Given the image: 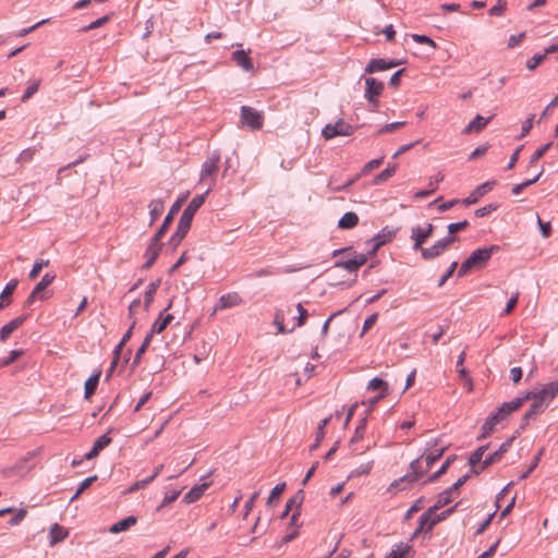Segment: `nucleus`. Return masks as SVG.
Returning a JSON list of instances; mask_svg holds the SVG:
<instances>
[{
	"label": "nucleus",
	"mask_w": 558,
	"mask_h": 558,
	"mask_svg": "<svg viewBox=\"0 0 558 558\" xmlns=\"http://www.w3.org/2000/svg\"><path fill=\"white\" fill-rule=\"evenodd\" d=\"M278 274H279V270L277 268H275L272 266H269V267L256 270L253 274V276L256 277V278H262V277L274 276V275H278Z\"/></svg>",
	"instance_id": "obj_62"
},
{
	"label": "nucleus",
	"mask_w": 558,
	"mask_h": 558,
	"mask_svg": "<svg viewBox=\"0 0 558 558\" xmlns=\"http://www.w3.org/2000/svg\"><path fill=\"white\" fill-rule=\"evenodd\" d=\"M500 247L498 245H489L485 247H478L474 250L470 256L461 264L459 270H458V277L462 278L468 272H470L473 269H482L484 268L492 256L499 252Z\"/></svg>",
	"instance_id": "obj_2"
},
{
	"label": "nucleus",
	"mask_w": 558,
	"mask_h": 558,
	"mask_svg": "<svg viewBox=\"0 0 558 558\" xmlns=\"http://www.w3.org/2000/svg\"><path fill=\"white\" fill-rule=\"evenodd\" d=\"M377 317H378V314L375 313V314H372L371 316H368L364 320L361 337H363L375 325Z\"/></svg>",
	"instance_id": "obj_64"
},
{
	"label": "nucleus",
	"mask_w": 558,
	"mask_h": 558,
	"mask_svg": "<svg viewBox=\"0 0 558 558\" xmlns=\"http://www.w3.org/2000/svg\"><path fill=\"white\" fill-rule=\"evenodd\" d=\"M243 302L238 292H230L220 296L216 310H227L240 305Z\"/></svg>",
	"instance_id": "obj_17"
},
{
	"label": "nucleus",
	"mask_w": 558,
	"mask_h": 558,
	"mask_svg": "<svg viewBox=\"0 0 558 558\" xmlns=\"http://www.w3.org/2000/svg\"><path fill=\"white\" fill-rule=\"evenodd\" d=\"M521 407V401L515 398L511 401L504 402L496 412H494L497 417L502 421L508 414L518 410Z\"/></svg>",
	"instance_id": "obj_23"
},
{
	"label": "nucleus",
	"mask_w": 558,
	"mask_h": 558,
	"mask_svg": "<svg viewBox=\"0 0 558 558\" xmlns=\"http://www.w3.org/2000/svg\"><path fill=\"white\" fill-rule=\"evenodd\" d=\"M110 21V15H104L97 20H95L94 22L89 23L88 25L82 27L80 29V32L82 33H86V32H89L92 29H95V28H98V27H101L102 25H105L107 22Z\"/></svg>",
	"instance_id": "obj_48"
},
{
	"label": "nucleus",
	"mask_w": 558,
	"mask_h": 558,
	"mask_svg": "<svg viewBox=\"0 0 558 558\" xmlns=\"http://www.w3.org/2000/svg\"><path fill=\"white\" fill-rule=\"evenodd\" d=\"M220 161V154L214 151L209 158H207L202 165L201 180L205 181L207 178L213 177L218 170V163Z\"/></svg>",
	"instance_id": "obj_12"
},
{
	"label": "nucleus",
	"mask_w": 558,
	"mask_h": 558,
	"mask_svg": "<svg viewBox=\"0 0 558 558\" xmlns=\"http://www.w3.org/2000/svg\"><path fill=\"white\" fill-rule=\"evenodd\" d=\"M100 378V372L93 374L86 381L84 386V398L86 400L90 399V397L95 393Z\"/></svg>",
	"instance_id": "obj_30"
},
{
	"label": "nucleus",
	"mask_w": 558,
	"mask_h": 558,
	"mask_svg": "<svg viewBox=\"0 0 558 558\" xmlns=\"http://www.w3.org/2000/svg\"><path fill=\"white\" fill-rule=\"evenodd\" d=\"M29 314H23L10 320L4 326H2V328L0 329V340L5 341L11 336L12 332H14L24 324Z\"/></svg>",
	"instance_id": "obj_16"
},
{
	"label": "nucleus",
	"mask_w": 558,
	"mask_h": 558,
	"mask_svg": "<svg viewBox=\"0 0 558 558\" xmlns=\"http://www.w3.org/2000/svg\"><path fill=\"white\" fill-rule=\"evenodd\" d=\"M434 226L432 223H426L424 227L414 226L411 228V240L413 241V250L420 251L422 245L426 242V240L433 234Z\"/></svg>",
	"instance_id": "obj_6"
},
{
	"label": "nucleus",
	"mask_w": 558,
	"mask_h": 558,
	"mask_svg": "<svg viewBox=\"0 0 558 558\" xmlns=\"http://www.w3.org/2000/svg\"><path fill=\"white\" fill-rule=\"evenodd\" d=\"M54 279V272H46L25 300L24 307H31L37 298L40 300H47L48 295L44 293V291L53 282Z\"/></svg>",
	"instance_id": "obj_4"
},
{
	"label": "nucleus",
	"mask_w": 558,
	"mask_h": 558,
	"mask_svg": "<svg viewBox=\"0 0 558 558\" xmlns=\"http://www.w3.org/2000/svg\"><path fill=\"white\" fill-rule=\"evenodd\" d=\"M460 505H461V501L454 504L452 507L447 508L446 510H444L442 512H440L438 514L434 513V518L430 520V524H429V526H427L426 533H429L436 524L446 520L454 511H457V509L459 508Z\"/></svg>",
	"instance_id": "obj_24"
},
{
	"label": "nucleus",
	"mask_w": 558,
	"mask_h": 558,
	"mask_svg": "<svg viewBox=\"0 0 558 558\" xmlns=\"http://www.w3.org/2000/svg\"><path fill=\"white\" fill-rule=\"evenodd\" d=\"M241 119L251 130H259L263 128L264 117L256 109L242 106L241 107Z\"/></svg>",
	"instance_id": "obj_7"
},
{
	"label": "nucleus",
	"mask_w": 558,
	"mask_h": 558,
	"mask_svg": "<svg viewBox=\"0 0 558 558\" xmlns=\"http://www.w3.org/2000/svg\"><path fill=\"white\" fill-rule=\"evenodd\" d=\"M372 468H373V461L362 463L351 473V475L352 476L366 475L371 472Z\"/></svg>",
	"instance_id": "obj_52"
},
{
	"label": "nucleus",
	"mask_w": 558,
	"mask_h": 558,
	"mask_svg": "<svg viewBox=\"0 0 558 558\" xmlns=\"http://www.w3.org/2000/svg\"><path fill=\"white\" fill-rule=\"evenodd\" d=\"M398 232V229L391 230L388 227L383 228L375 236L371 239V242H375V250L393 240Z\"/></svg>",
	"instance_id": "obj_19"
},
{
	"label": "nucleus",
	"mask_w": 558,
	"mask_h": 558,
	"mask_svg": "<svg viewBox=\"0 0 558 558\" xmlns=\"http://www.w3.org/2000/svg\"><path fill=\"white\" fill-rule=\"evenodd\" d=\"M210 187L211 185L208 186L207 191L204 194L194 196L187 204V206L184 208L179 219L177 230L169 239V245L172 246L173 248H175L181 243V241L186 236L191 228L194 215L204 204L205 198L210 191Z\"/></svg>",
	"instance_id": "obj_1"
},
{
	"label": "nucleus",
	"mask_w": 558,
	"mask_h": 558,
	"mask_svg": "<svg viewBox=\"0 0 558 558\" xmlns=\"http://www.w3.org/2000/svg\"><path fill=\"white\" fill-rule=\"evenodd\" d=\"M458 267V262H452L449 266V268L447 269V271L441 276V278L439 279L438 281V287H442L446 281L452 277V275L454 274L456 269Z\"/></svg>",
	"instance_id": "obj_59"
},
{
	"label": "nucleus",
	"mask_w": 558,
	"mask_h": 558,
	"mask_svg": "<svg viewBox=\"0 0 558 558\" xmlns=\"http://www.w3.org/2000/svg\"><path fill=\"white\" fill-rule=\"evenodd\" d=\"M513 439L514 436L504 441L497 450L489 453L481 463V470H485L492 464L498 462L502 458V456L509 450Z\"/></svg>",
	"instance_id": "obj_11"
},
{
	"label": "nucleus",
	"mask_w": 558,
	"mask_h": 558,
	"mask_svg": "<svg viewBox=\"0 0 558 558\" xmlns=\"http://www.w3.org/2000/svg\"><path fill=\"white\" fill-rule=\"evenodd\" d=\"M495 184L496 181H487L476 186L475 190L471 192V194L462 201V204L465 206H470L472 204L477 203L481 197H483L495 186Z\"/></svg>",
	"instance_id": "obj_14"
},
{
	"label": "nucleus",
	"mask_w": 558,
	"mask_h": 558,
	"mask_svg": "<svg viewBox=\"0 0 558 558\" xmlns=\"http://www.w3.org/2000/svg\"><path fill=\"white\" fill-rule=\"evenodd\" d=\"M538 400L545 401V404L548 407L549 402L556 397L558 393V380L550 381L544 385L541 389H537Z\"/></svg>",
	"instance_id": "obj_18"
},
{
	"label": "nucleus",
	"mask_w": 558,
	"mask_h": 558,
	"mask_svg": "<svg viewBox=\"0 0 558 558\" xmlns=\"http://www.w3.org/2000/svg\"><path fill=\"white\" fill-rule=\"evenodd\" d=\"M397 163H389L386 169L379 172L373 180L374 184H379L391 178L397 171Z\"/></svg>",
	"instance_id": "obj_40"
},
{
	"label": "nucleus",
	"mask_w": 558,
	"mask_h": 558,
	"mask_svg": "<svg viewBox=\"0 0 558 558\" xmlns=\"http://www.w3.org/2000/svg\"><path fill=\"white\" fill-rule=\"evenodd\" d=\"M149 226L155 223L163 211V202L161 199H153L149 205Z\"/></svg>",
	"instance_id": "obj_34"
},
{
	"label": "nucleus",
	"mask_w": 558,
	"mask_h": 558,
	"mask_svg": "<svg viewBox=\"0 0 558 558\" xmlns=\"http://www.w3.org/2000/svg\"><path fill=\"white\" fill-rule=\"evenodd\" d=\"M34 155H35V149L28 147L20 153V155L16 158V161L20 163L28 162L33 159Z\"/></svg>",
	"instance_id": "obj_56"
},
{
	"label": "nucleus",
	"mask_w": 558,
	"mask_h": 558,
	"mask_svg": "<svg viewBox=\"0 0 558 558\" xmlns=\"http://www.w3.org/2000/svg\"><path fill=\"white\" fill-rule=\"evenodd\" d=\"M367 262L365 254H356L352 258L345 260H337L335 267L343 268L349 272H356L357 269Z\"/></svg>",
	"instance_id": "obj_13"
},
{
	"label": "nucleus",
	"mask_w": 558,
	"mask_h": 558,
	"mask_svg": "<svg viewBox=\"0 0 558 558\" xmlns=\"http://www.w3.org/2000/svg\"><path fill=\"white\" fill-rule=\"evenodd\" d=\"M173 315L167 314L163 315V312H161L158 316V318L155 320V323L151 326V333H161L168 325L173 320Z\"/></svg>",
	"instance_id": "obj_26"
},
{
	"label": "nucleus",
	"mask_w": 558,
	"mask_h": 558,
	"mask_svg": "<svg viewBox=\"0 0 558 558\" xmlns=\"http://www.w3.org/2000/svg\"><path fill=\"white\" fill-rule=\"evenodd\" d=\"M457 456L451 454L447 457L445 462L441 464V466L433 473L430 476L427 477V480L424 482V484L433 483L436 480H438L442 474H445L448 470V468L451 465V463L456 460Z\"/></svg>",
	"instance_id": "obj_36"
},
{
	"label": "nucleus",
	"mask_w": 558,
	"mask_h": 558,
	"mask_svg": "<svg viewBox=\"0 0 558 558\" xmlns=\"http://www.w3.org/2000/svg\"><path fill=\"white\" fill-rule=\"evenodd\" d=\"M49 265V260L48 259H40V260H37L34 265H33V268L31 269L29 271V279H35L38 277L39 272L41 271V269L46 266Z\"/></svg>",
	"instance_id": "obj_50"
},
{
	"label": "nucleus",
	"mask_w": 558,
	"mask_h": 558,
	"mask_svg": "<svg viewBox=\"0 0 558 558\" xmlns=\"http://www.w3.org/2000/svg\"><path fill=\"white\" fill-rule=\"evenodd\" d=\"M355 131V126L339 119L336 123L326 124L322 130V135L325 140H331L336 136H349Z\"/></svg>",
	"instance_id": "obj_5"
},
{
	"label": "nucleus",
	"mask_w": 558,
	"mask_h": 558,
	"mask_svg": "<svg viewBox=\"0 0 558 558\" xmlns=\"http://www.w3.org/2000/svg\"><path fill=\"white\" fill-rule=\"evenodd\" d=\"M17 284H19V280L17 279L10 280L5 284V287L2 290V292L0 293V300H2V301L11 300V295L14 293Z\"/></svg>",
	"instance_id": "obj_45"
},
{
	"label": "nucleus",
	"mask_w": 558,
	"mask_h": 558,
	"mask_svg": "<svg viewBox=\"0 0 558 558\" xmlns=\"http://www.w3.org/2000/svg\"><path fill=\"white\" fill-rule=\"evenodd\" d=\"M66 536H68V531L57 523H54L49 530V537H50L51 546L63 541Z\"/></svg>",
	"instance_id": "obj_32"
},
{
	"label": "nucleus",
	"mask_w": 558,
	"mask_h": 558,
	"mask_svg": "<svg viewBox=\"0 0 558 558\" xmlns=\"http://www.w3.org/2000/svg\"><path fill=\"white\" fill-rule=\"evenodd\" d=\"M160 252V247L148 245L144 253L146 262L143 265V269H149L158 258Z\"/></svg>",
	"instance_id": "obj_35"
},
{
	"label": "nucleus",
	"mask_w": 558,
	"mask_h": 558,
	"mask_svg": "<svg viewBox=\"0 0 558 558\" xmlns=\"http://www.w3.org/2000/svg\"><path fill=\"white\" fill-rule=\"evenodd\" d=\"M446 449V447H442L428 454L424 453L420 458L413 460L410 463V472L407 473L399 481H409L412 483L421 478L425 473H427L428 469L444 454Z\"/></svg>",
	"instance_id": "obj_3"
},
{
	"label": "nucleus",
	"mask_w": 558,
	"mask_h": 558,
	"mask_svg": "<svg viewBox=\"0 0 558 558\" xmlns=\"http://www.w3.org/2000/svg\"><path fill=\"white\" fill-rule=\"evenodd\" d=\"M551 144H553L551 142H548V143L544 144L543 146H541L538 149H536L530 158L529 167H532L538 159H541L546 154V151L550 148Z\"/></svg>",
	"instance_id": "obj_47"
},
{
	"label": "nucleus",
	"mask_w": 558,
	"mask_h": 558,
	"mask_svg": "<svg viewBox=\"0 0 558 558\" xmlns=\"http://www.w3.org/2000/svg\"><path fill=\"white\" fill-rule=\"evenodd\" d=\"M365 98L368 102L377 104V97L380 96L384 89L383 82L374 78V77H367L365 80Z\"/></svg>",
	"instance_id": "obj_10"
},
{
	"label": "nucleus",
	"mask_w": 558,
	"mask_h": 558,
	"mask_svg": "<svg viewBox=\"0 0 558 558\" xmlns=\"http://www.w3.org/2000/svg\"><path fill=\"white\" fill-rule=\"evenodd\" d=\"M22 354H23L22 350H12V351H10L8 357L0 360V367L8 366V365L12 364Z\"/></svg>",
	"instance_id": "obj_57"
},
{
	"label": "nucleus",
	"mask_w": 558,
	"mask_h": 558,
	"mask_svg": "<svg viewBox=\"0 0 558 558\" xmlns=\"http://www.w3.org/2000/svg\"><path fill=\"white\" fill-rule=\"evenodd\" d=\"M543 172H544V169H541L538 171V173H536L532 179H527V180L523 181L522 183L514 185L512 187V190H511V193L513 195H519L522 190H524L525 187H529L530 185L536 183L539 180V178L543 174Z\"/></svg>",
	"instance_id": "obj_43"
},
{
	"label": "nucleus",
	"mask_w": 558,
	"mask_h": 558,
	"mask_svg": "<svg viewBox=\"0 0 558 558\" xmlns=\"http://www.w3.org/2000/svg\"><path fill=\"white\" fill-rule=\"evenodd\" d=\"M367 417H368V412H365L364 415L360 418L359 424L355 427L354 434L350 440V447H351L352 453H354V454H362L366 450L369 449V446L362 447V448L354 447V445L356 442L361 441L365 435Z\"/></svg>",
	"instance_id": "obj_8"
},
{
	"label": "nucleus",
	"mask_w": 558,
	"mask_h": 558,
	"mask_svg": "<svg viewBox=\"0 0 558 558\" xmlns=\"http://www.w3.org/2000/svg\"><path fill=\"white\" fill-rule=\"evenodd\" d=\"M39 85H40L39 80L29 83V85L25 89L21 100L22 101L28 100L35 93H37Z\"/></svg>",
	"instance_id": "obj_51"
},
{
	"label": "nucleus",
	"mask_w": 558,
	"mask_h": 558,
	"mask_svg": "<svg viewBox=\"0 0 558 558\" xmlns=\"http://www.w3.org/2000/svg\"><path fill=\"white\" fill-rule=\"evenodd\" d=\"M367 389L371 391L380 389L381 390L380 393L387 395L388 393V384L385 380H383L381 378L375 377L368 381Z\"/></svg>",
	"instance_id": "obj_44"
},
{
	"label": "nucleus",
	"mask_w": 558,
	"mask_h": 558,
	"mask_svg": "<svg viewBox=\"0 0 558 558\" xmlns=\"http://www.w3.org/2000/svg\"><path fill=\"white\" fill-rule=\"evenodd\" d=\"M500 422V420L494 413H490L481 427V434L476 437L478 441L487 438L495 426Z\"/></svg>",
	"instance_id": "obj_21"
},
{
	"label": "nucleus",
	"mask_w": 558,
	"mask_h": 558,
	"mask_svg": "<svg viewBox=\"0 0 558 558\" xmlns=\"http://www.w3.org/2000/svg\"><path fill=\"white\" fill-rule=\"evenodd\" d=\"M303 500H304V492L302 489H300L290 499H288L284 509L289 512L293 509V507H295V509L301 510Z\"/></svg>",
	"instance_id": "obj_41"
},
{
	"label": "nucleus",
	"mask_w": 558,
	"mask_h": 558,
	"mask_svg": "<svg viewBox=\"0 0 558 558\" xmlns=\"http://www.w3.org/2000/svg\"><path fill=\"white\" fill-rule=\"evenodd\" d=\"M284 312L281 308H277L274 315V325L277 327V332L281 335L290 333L294 330V327L287 329L284 326Z\"/></svg>",
	"instance_id": "obj_33"
},
{
	"label": "nucleus",
	"mask_w": 558,
	"mask_h": 558,
	"mask_svg": "<svg viewBox=\"0 0 558 558\" xmlns=\"http://www.w3.org/2000/svg\"><path fill=\"white\" fill-rule=\"evenodd\" d=\"M167 231H168L167 229H165L163 227L160 226L159 229L157 230V232L151 236L148 245L157 246V247L161 248L162 245L160 243V239L165 235V233Z\"/></svg>",
	"instance_id": "obj_58"
},
{
	"label": "nucleus",
	"mask_w": 558,
	"mask_h": 558,
	"mask_svg": "<svg viewBox=\"0 0 558 558\" xmlns=\"http://www.w3.org/2000/svg\"><path fill=\"white\" fill-rule=\"evenodd\" d=\"M160 280L153 281L148 284L144 295V310L149 311L151 303L154 302L155 294L159 288Z\"/></svg>",
	"instance_id": "obj_31"
},
{
	"label": "nucleus",
	"mask_w": 558,
	"mask_h": 558,
	"mask_svg": "<svg viewBox=\"0 0 558 558\" xmlns=\"http://www.w3.org/2000/svg\"><path fill=\"white\" fill-rule=\"evenodd\" d=\"M185 199V196L183 197H180L178 198L171 206L170 210L168 211V214L166 215L165 219H163V222L161 223V227H163L165 229L168 230L169 226L172 223L173 221V217L174 215L179 211L182 203L184 202Z\"/></svg>",
	"instance_id": "obj_37"
},
{
	"label": "nucleus",
	"mask_w": 558,
	"mask_h": 558,
	"mask_svg": "<svg viewBox=\"0 0 558 558\" xmlns=\"http://www.w3.org/2000/svg\"><path fill=\"white\" fill-rule=\"evenodd\" d=\"M489 445L480 446L469 457V464H478L482 461V458L485 451L488 449Z\"/></svg>",
	"instance_id": "obj_46"
},
{
	"label": "nucleus",
	"mask_w": 558,
	"mask_h": 558,
	"mask_svg": "<svg viewBox=\"0 0 558 558\" xmlns=\"http://www.w3.org/2000/svg\"><path fill=\"white\" fill-rule=\"evenodd\" d=\"M181 494V490H172V492H168L165 494V497H163V500L161 502V505L158 507V509H160L161 507H165L171 502H173L174 500L178 499V497L180 496Z\"/></svg>",
	"instance_id": "obj_61"
},
{
	"label": "nucleus",
	"mask_w": 558,
	"mask_h": 558,
	"mask_svg": "<svg viewBox=\"0 0 558 558\" xmlns=\"http://www.w3.org/2000/svg\"><path fill=\"white\" fill-rule=\"evenodd\" d=\"M490 119H492V117L484 118L481 114H476L475 118L463 130V133H471L473 131H475V132L482 131L488 124Z\"/></svg>",
	"instance_id": "obj_27"
},
{
	"label": "nucleus",
	"mask_w": 558,
	"mask_h": 558,
	"mask_svg": "<svg viewBox=\"0 0 558 558\" xmlns=\"http://www.w3.org/2000/svg\"><path fill=\"white\" fill-rule=\"evenodd\" d=\"M202 497V495L198 493V488L193 486L183 497V502L185 504H192L196 500H198Z\"/></svg>",
	"instance_id": "obj_55"
},
{
	"label": "nucleus",
	"mask_w": 558,
	"mask_h": 558,
	"mask_svg": "<svg viewBox=\"0 0 558 558\" xmlns=\"http://www.w3.org/2000/svg\"><path fill=\"white\" fill-rule=\"evenodd\" d=\"M546 408L545 401L534 400L530 409L523 415V421L534 420L538 414L543 413Z\"/></svg>",
	"instance_id": "obj_28"
},
{
	"label": "nucleus",
	"mask_w": 558,
	"mask_h": 558,
	"mask_svg": "<svg viewBox=\"0 0 558 558\" xmlns=\"http://www.w3.org/2000/svg\"><path fill=\"white\" fill-rule=\"evenodd\" d=\"M399 64H400V62L397 60H386L383 58L372 59L365 68V73H375V72L385 71L388 69H392Z\"/></svg>",
	"instance_id": "obj_15"
},
{
	"label": "nucleus",
	"mask_w": 558,
	"mask_h": 558,
	"mask_svg": "<svg viewBox=\"0 0 558 558\" xmlns=\"http://www.w3.org/2000/svg\"><path fill=\"white\" fill-rule=\"evenodd\" d=\"M404 124H405V122H403V121H396L392 123L385 124L377 131V134L391 133V132L396 131L397 129L403 126Z\"/></svg>",
	"instance_id": "obj_54"
},
{
	"label": "nucleus",
	"mask_w": 558,
	"mask_h": 558,
	"mask_svg": "<svg viewBox=\"0 0 558 558\" xmlns=\"http://www.w3.org/2000/svg\"><path fill=\"white\" fill-rule=\"evenodd\" d=\"M545 59V54L535 53L531 59L526 61V68L530 71H533L537 68V65Z\"/></svg>",
	"instance_id": "obj_60"
},
{
	"label": "nucleus",
	"mask_w": 558,
	"mask_h": 558,
	"mask_svg": "<svg viewBox=\"0 0 558 558\" xmlns=\"http://www.w3.org/2000/svg\"><path fill=\"white\" fill-rule=\"evenodd\" d=\"M112 441V438L108 435V433L101 435L98 437L93 445V448L96 449L98 452L104 450L108 445H110Z\"/></svg>",
	"instance_id": "obj_49"
},
{
	"label": "nucleus",
	"mask_w": 558,
	"mask_h": 558,
	"mask_svg": "<svg viewBox=\"0 0 558 558\" xmlns=\"http://www.w3.org/2000/svg\"><path fill=\"white\" fill-rule=\"evenodd\" d=\"M329 421H330V416H328V417H326V418H324V420H322V421H320V423H319V425H318V427H317V430H316L315 441H314V444L310 447V451H314V450H316V449L319 447V445H320L322 440H323V439H324V437H325V427L327 426V424L329 423Z\"/></svg>",
	"instance_id": "obj_39"
},
{
	"label": "nucleus",
	"mask_w": 558,
	"mask_h": 558,
	"mask_svg": "<svg viewBox=\"0 0 558 558\" xmlns=\"http://www.w3.org/2000/svg\"><path fill=\"white\" fill-rule=\"evenodd\" d=\"M470 478V474H465L457 480L449 488L439 493L437 496L436 506L442 508L451 502L452 494L456 493L462 485Z\"/></svg>",
	"instance_id": "obj_9"
},
{
	"label": "nucleus",
	"mask_w": 558,
	"mask_h": 558,
	"mask_svg": "<svg viewBox=\"0 0 558 558\" xmlns=\"http://www.w3.org/2000/svg\"><path fill=\"white\" fill-rule=\"evenodd\" d=\"M412 39L417 44H426L432 48H436V43L426 35L412 34Z\"/></svg>",
	"instance_id": "obj_63"
},
{
	"label": "nucleus",
	"mask_w": 558,
	"mask_h": 558,
	"mask_svg": "<svg viewBox=\"0 0 558 558\" xmlns=\"http://www.w3.org/2000/svg\"><path fill=\"white\" fill-rule=\"evenodd\" d=\"M137 522V518L135 515L126 517L125 519H122L118 521L117 523L112 524L109 527V532L111 534H118L124 531H128L132 526H134Z\"/></svg>",
	"instance_id": "obj_22"
},
{
	"label": "nucleus",
	"mask_w": 558,
	"mask_h": 558,
	"mask_svg": "<svg viewBox=\"0 0 558 558\" xmlns=\"http://www.w3.org/2000/svg\"><path fill=\"white\" fill-rule=\"evenodd\" d=\"M232 60L238 66L245 71H252L254 69L253 60L247 56V52L242 49L232 52Z\"/></svg>",
	"instance_id": "obj_20"
},
{
	"label": "nucleus",
	"mask_w": 558,
	"mask_h": 558,
	"mask_svg": "<svg viewBox=\"0 0 558 558\" xmlns=\"http://www.w3.org/2000/svg\"><path fill=\"white\" fill-rule=\"evenodd\" d=\"M497 209H498V204L492 203L484 207L477 208L475 210V216L478 218H482V217H485V216L492 214L493 211H495Z\"/></svg>",
	"instance_id": "obj_53"
},
{
	"label": "nucleus",
	"mask_w": 558,
	"mask_h": 558,
	"mask_svg": "<svg viewBox=\"0 0 558 558\" xmlns=\"http://www.w3.org/2000/svg\"><path fill=\"white\" fill-rule=\"evenodd\" d=\"M446 248L439 241H436L430 247L421 248V255L424 259L429 260L441 255Z\"/></svg>",
	"instance_id": "obj_25"
},
{
	"label": "nucleus",
	"mask_w": 558,
	"mask_h": 558,
	"mask_svg": "<svg viewBox=\"0 0 558 558\" xmlns=\"http://www.w3.org/2000/svg\"><path fill=\"white\" fill-rule=\"evenodd\" d=\"M439 509L440 508L436 505L429 507L423 514H421L417 527L426 532L427 526L430 524V520L434 518V513H436V511Z\"/></svg>",
	"instance_id": "obj_38"
},
{
	"label": "nucleus",
	"mask_w": 558,
	"mask_h": 558,
	"mask_svg": "<svg viewBox=\"0 0 558 558\" xmlns=\"http://www.w3.org/2000/svg\"><path fill=\"white\" fill-rule=\"evenodd\" d=\"M412 547L409 544L400 543L386 558H411L409 556Z\"/></svg>",
	"instance_id": "obj_42"
},
{
	"label": "nucleus",
	"mask_w": 558,
	"mask_h": 558,
	"mask_svg": "<svg viewBox=\"0 0 558 558\" xmlns=\"http://www.w3.org/2000/svg\"><path fill=\"white\" fill-rule=\"evenodd\" d=\"M359 223V216L353 211L345 213L338 221V228L348 230Z\"/></svg>",
	"instance_id": "obj_29"
}]
</instances>
